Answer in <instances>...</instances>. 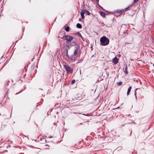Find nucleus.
I'll return each mask as SVG.
<instances>
[{"instance_id": "1", "label": "nucleus", "mask_w": 154, "mask_h": 154, "mask_svg": "<svg viewBox=\"0 0 154 154\" xmlns=\"http://www.w3.org/2000/svg\"><path fill=\"white\" fill-rule=\"evenodd\" d=\"M109 42V39L105 36H103L100 38V44L103 46L107 45Z\"/></svg>"}, {"instance_id": "2", "label": "nucleus", "mask_w": 154, "mask_h": 154, "mask_svg": "<svg viewBox=\"0 0 154 154\" xmlns=\"http://www.w3.org/2000/svg\"><path fill=\"white\" fill-rule=\"evenodd\" d=\"M63 38H65V39L67 43H69L73 39V37L69 35H66L63 36Z\"/></svg>"}, {"instance_id": "3", "label": "nucleus", "mask_w": 154, "mask_h": 154, "mask_svg": "<svg viewBox=\"0 0 154 154\" xmlns=\"http://www.w3.org/2000/svg\"><path fill=\"white\" fill-rule=\"evenodd\" d=\"M64 67L68 73L71 74L72 73L73 69L68 65H64Z\"/></svg>"}, {"instance_id": "4", "label": "nucleus", "mask_w": 154, "mask_h": 154, "mask_svg": "<svg viewBox=\"0 0 154 154\" xmlns=\"http://www.w3.org/2000/svg\"><path fill=\"white\" fill-rule=\"evenodd\" d=\"M119 59L118 58L116 57H115L112 59V62L115 64H116L118 63Z\"/></svg>"}, {"instance_id": "5", "label": "nucleus", "mask_w": 154, "mask_h": 154, "mask_svg": "<svg viewBox=\"0 0 154 154\" xmlns=\"http://www.w3.org/2000/svg\"><path fill=\"white\" fill-rule=\"evenodd\" d=\"M79 50L78 47H75L74 49V56H76Z\"/></svg>"}, {"instance_id": "6", "label": "nucleus", "mask_w": 154, "mask_h": 154, "mask_svg": "<svg viewBox=\"0 0 154 154\" xmlns=\"http://www.w3.org/2000/svg\"><path fill=\"white\" fill-rule=\"evenodd\" d=\"M65 53L66 54V56L68 59H69L71 58L70 57H69L68 54V51L67 50H66V52H65Z\"/></svg>"}, {"instance_id": "7", "label": "nucleus", "mask_w": 154, "mask_h": 154, "mask_svg": "<svg viewBox=\"0 0 154 154\" xmlns=\"http://www.w3.org/2000/svg\"><path fill=\"white\" fill-rule=\"evenodd\" d=\"M131 88H132V87L131 86H130L129 87V88H128V91H127V95H128L131 92Z\"/></svg>"}, {"instance_id": "8", "label": "nucleus", "mask_w": 154, "mask_h": 154, "mask_svg": "<svg viewBox=\"0 0 154 154\" xmlns=\"http://www.w3.org/2000/svg\"><path fill=\"white\" fill-rule=\"evenodd\" d=\"M84 11H82L81 12V15L82 16V19H84V14L85 13V12H84Z\"/></svg>"}, {"instance_id": "9", "label": "nucleus", "mask_w": 154, "mask_h": 154, "mask_svg": "<svg viewBox=\"0 0 154 154\" xmlns=\"http://www.w3.org/2000/svg\"><path fill=\"white\" fill-rule=\"evenodd\" d=\"M76 27L78 28L81 29L82 28V26L81 24L79 23H78L76 24Z\"/></svg>"}, {"instance_id": "10", "label": "nucleus", "mask_w": 154, "mask_h": 154, "mask_svg": "<svg viewBox=\"0 0 154 154\" xmlns=\"http://www.w3.org/2000/svg\"><path fill=\"white\" fill-rule=\"evenodd\" d=\"M69 27L68 26H67L66 27L65 30L66 32H68L69 31Z\"/></svg>"}, {"instance_id": "11", "label": "nucleus", "mask_w": 154, "mask_h": 154, "mask_svg": "<svg viewBox=\"0 0 154 154\" xmlns=\"http://www.w3.org/2000/svg\"><path fill=\"white\" fill-rule=\"evenodd\" d=\"M100 14L103 17H105V14L104 12H100Z\"/></svg>"}, {"instance_id": "12", "label": "nucleus", "mask_w": 154, "mask_h": 154, "mask_svg": "<svg viewBox=\"0 0 154 154\" xmlns=\"http://www.w3.org/2000/svg\"><path fill=\"white\" fill-rule=\"evenodd\" d=\"M117 85L118 86H120L122 85V82H117Z\"/></svg>"}, {"instance_id": "13", "label": "nucleus", "mask_w": 154, "mask_h": 154, "mask_svg": "<svg viewBox=\"0 0 154 154\" xmlns=\"http://www.w3.org/2000/svg\"><path fill=\"white\" fill-rule=\"evenodd\" d=\"M76 34L78 36H80V37H82V35H81V34L78 32H77Z\"/></svg>"}, {"instance_id": "14", "label": "nucleus", "mask_w": 154, "mask_h": 154, "mask_svg": "<svg viewBox=\"0 0 154 154\" xmlns=\"http://www.w3.org/2000/svg\"><path fill=\"white\" fill-rule=\"evenodd\" d=\"M75 82V79H73L71 82V84H73Z\"/></svg>"}, {"instance_id": "15", "label": "nucleus", "mask_w": 154, "mask_h": 154, "mask_svg": "<svg viewBox=\"0 0 154 154\" xmlns=\"http://www.w3.org/2000/svg\"><path fill=\"white\" fill-rule=\"evenodd\" d=\"M138 0H134V4H135V3H137L138 1Z\"/></svg>"}, {"instance_id": "16", "label": "nucleus", "mask_w": 154, "mask_h": 154, "mask_svg": "<svg viewBox=\"0 0 154 154\" xmlns=\"http://www.w3.org/2000/svg\"><path fill=\"white\" fill-rule=\"evenodd\" d=\"M90 14V12L88 11H87V15H89Z\"/></svg>"}, {"instance_id": "17", "label": "nucleus", "mask_w": 154, "mask_h": 154, "mask_svg": "<svg viewBox=\"0 0 154 154\" xmlns=\"http://www.w3.org/2000/svg\"><path fill=\"white\" fill-rule=\"evenodd\" d=\"M136 94H137L136 91H135V93H134V95L135 96V97L137 96Z\"/></svg>"}, {"instance_id": "18", "label": "nucleus", "mask_w": 154, "mask_h": 154, "mask_svg": "<svg viewBox=\"0 0 154 154\" xmlns=\"http://www.w3.org/2000/svg\"><path fill=\"white\" fill-rule=\"evenodd\" d=\"M129 7H129H129H128V8H125V10H128V9L129 8Z\"/></svg>"}, {"instance_id": "19", "label": "nucleus", "mask_w": 154, "mask_h": 154, "mask_svg": "<svg viewBox=\"0 0 154 154\" xmlns=\"http://www.w3.org/2000/svg\"><path fill=\"white\" fill-rule=\"evenodd\" d=\"M92 45H91L90 46V48L91 49V50H93V49H92Z\"/></svg>"}, {"instance_id": "20", "label": "nucleus", "mask_w": 154, "mask_h": 154, "mask_svg": "<svg viewBox=\"0 0 154 154\" xmlns=\"http://www.w3.org/2000/svg\"><path fill=\"white\" fill-rule=\"evenodd\" d=\"M81 37L82 38V39L83 41H84V38H83V37L82 36V37Z\"/></svg>"}, {"instance_id": "21", "label": "nucleus", "mask_w": 154, "mask_h": 154, "mask_svg": "<svg viewBox=\"0 0 154 154\" xmlns=\"http://www.w3.org/2000/svg\"><path fill=\"white\" fill-rule=\"evenodd\" d=\"M125 69H126V70H127V66H126V67H125Z\"/></svg>"}, {"instance_id": "22", "label": "nucleus", "mask_w": 154, "mask_h": 154, "mask_svg": "<svg viewBox=\"0 0 154 154\" xmlns=\"http://www.w3.org/2000/svg\"><path fill=\"white\" fill-rule=\"evenodd\" d=\"M96 0L97 2H99V0Z\"/></svg>"}, {"instance_id": "23", "label": "nucleus", "mask_w": 154, "mask_h": 154, "mask_svg": "<svg viewBox=\"0 0 154 154\" xmlns=\"http://www.w3.org/2000/svg\"><path fill=\"white\" fill-rule=\"evenodd\" d=\"M135 97L136 99L137 100V96H135Z\"/></svg>"}, {"instance_id": "24", "label": "nucleus", "mask_w": 154, "mask_h": 154, "mask_svg": "<svg viewBox=\"0 0 154 154\" xmlns=\"http://www.w3.org/2000/svg\"><path fill=\"white\" fill-rule=\"evenodd\" d=\"M19 93H17L15 94H18Z\"/></svg>"}, {"instance_id": "25", "label": "nucleus", "mask_w": 154, "mask_h": 154, "mask_svg": "<svg viewBox=\"0 0 154 154\" xmlns=\"http://www.w3.org/2000/svg\"><path fill=\"white\" fill-rule=\"evenodd\" d=\"M83 115H85L87 116V114H83Z\"/></svg>"}, {"instance_id": "26", "label": "nucleus", "mask_w": 154, "mask_h": 154, "mask_svg": "<svg viewBox=\"0 0 154 154\" xmlns=\"http://www.w3.org/2000/svg\"><path fill=\"white\" fill-rule=\"evenodd\" d=\"M87 116H89L88 115V114H87Z\"/></svg>"}, {"instance_id": "27", "label": "nucleus", "mask_w": 154, "mask_h": 154, "mask_svg": "<svg viewBox=\"0 0 154 154\" xmlns=\"http://www.w3.org/2000/svg\"><path fill=\"white\" fill-rule=\"evenodd\" d=\"M51 137H49V138H51Z\"/></svg>"}]
</instances>
